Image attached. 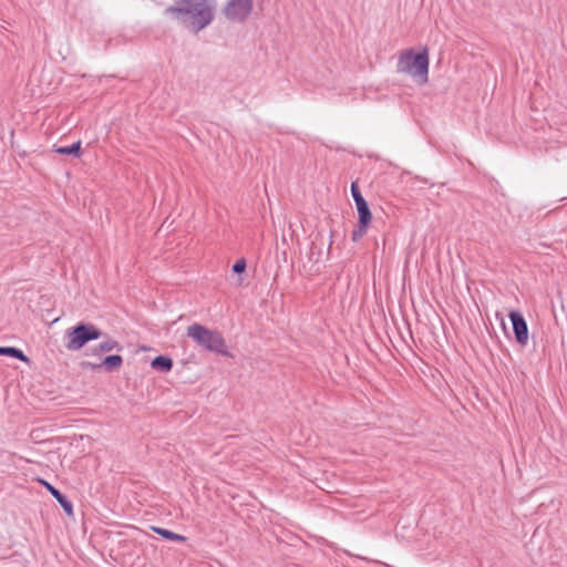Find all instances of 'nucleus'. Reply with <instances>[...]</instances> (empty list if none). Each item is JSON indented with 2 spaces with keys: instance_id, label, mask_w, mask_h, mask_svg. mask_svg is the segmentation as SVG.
<instances>
[{
  "instance_id": "a211bd4d",
  "label": "nucleus",
  "mask_w": 567,
  "mask_h": 567,
  "mask_svg": "<svg viewBox=\"0 0 567 567\" xmlns=\"http://www.w3.org/2000/svg\"><path fill=\"white\" fill-rule=\"evenodd\" d=\"M4 349L6 347H0V354L4 355Z\"/></svg>"
},
{
  "instance_id": "20e7f679",
  "label": "nucleus",
  "mask_w": 567,
  "mask_h": 567,
  "mask_svg": "<svg viewBox=\"0 0 567 567\" xmlns=\"http://www.w3.org/2000/svg\"><path fill=\"white\" fill-rule=\"evenodd\" d=\"M103 332L92 323L79 322L73 328L65 330V348L69 351H79L86 343L97 340Z\"/></svg>"
},
{
  "instance_id": "dca6fc26",
  "label": "nucleus",
  "mask_w": 567,
  "mask_h": 567,
  "mask_svg": "<svg viewBox=\"0 0 567 567\" xmlns=\"http://www.w3.org/2000/svg\"><path fill=\"white\" fill-rule=\"evenodd\" d=\"M351 195L355 204H359V200H365L359 189V186L355 182L351 184Z\"/></svg>"
},
{
  "instance_id": "2eb2a0df",
  "label": "nucleus",
  "mask_w": 567,
  "mask_h": 567,
  "mask_svg": "<svg viewBox=\"0 0 567 567\" xmlns=\"http://www.w3.org/2000/svg\"><path fill=\"white\" fill-rule=\"evenodd\" d=\"M368 227L369 226H362L361 221H358V225L353 229L352 235H351L352 240L353 241L360 240L367 234Z\"/></svg>"
},
{
  "instance_id": "1a4fd4ad",
  "label": "nucleus",
  "mask_w": 567,
  "mask_h": 567,
  "mask_svg": "<svg viewBox=\"0 0 567 567\" xmlns=\"http://www.w3.org/2000/svg\"><path fill=\"white\" fill-rule=\"evenodd\" d=\"M151 367L159 372H169L173 368V360L167 355H157L152 360Z\"/></svg>"
},
{
  "instance_id": "39448f33",
  "label": "nucleus",
  "mask_w": 567,
  "mask_h": 567,
  "mask_svg": "<svg viewBox=\"0 0 567 567\" xmlns=\"http://www.w3.org/2000/svg\"><path fill=\"white\" fill-rule=\"evenodd\" d=\"M254 0H228L223 12L233 22H244L252 11Z\"/></svg>"
},
{
  "instance_id": "6e6552de",
  "label": "nucleus",
  "mask_w": 567,
  "mask_h": 567,
  "mask_svg": "<svg viewBox=\"0 0 567 567\" xmlns=\"http://www.w3.org/2000/svg\"><path fill=\"white\" fill-rule=\"evenodd\" d=\"M44 486L47 487V489L50 492V494L56 499V502L61 505V507L63 508V511L68 514V515H73V505H72V502L64 495L62 494L58 488H55L53 485L47 483V482H43Z\"/></svg>"
},
{
  "instance_id": "9d476101",
  "label": "nucleus",
  "mask_w": 567,
  "mask_h": 567,
  "mask_svg": "<svg viewBox=\"0 0 567 567\" xmlns=\"http://www.w3.org/2000/svg\"><path fill=\"white\" fill-rule=\"evenodd\" d=\"M355 206L359 215L358 221H361L362 226H369L372 219V214L367 200H359V204H355Z\"/></svg>"
},
{
  "instance_id": "f8f14e48",
  "label": "nucleus",
  "mask_w": 567,
  "mask_h": 567,
  "mask_svg": "<svg viewBox=\"0 0 567 567\" xmlns=\"http://www.w3.org/2000/svg\"><path fill=\"white\" fill-rule=\"evenodd\" d=\"M123 349L122 344L113 339H106L101 342L96 349H94V353L97 352H110L113 350L121 351Z\"/></svg>"
},
{
  "instance_id": "7ed1b4c3",
  "label": "nucleus",
  "mask_w": 567,
  "mask_h": 567,
  "mask_svg": "<svg viewBox=\"0 0 567 567\" xmlns=\"http://www.w3.org/2000/svg\"><path fill=\"white\" fill-rule=\"evenodd\" d=\"M186 336L206 351L230 357L226 341L217 330H212L200 323H193L187 327Z\"/></svg>"
},
{
  "instance_id": "9b49d317",
  "label": "nucleus",
  "mask_w": 567,
  "mask_h": 567,
  "mask_svg": "<svg viewBox=\"0 0 567 567\" xmlns=\"http://www.w3.org/2000/svg\"><path fill=\"white\" fill-rule=\"evenodd\" d=\"M54 152L60 155H72L74 157H80L81 156V141H78L70 146H54Z\"/></svg>"
},
{
  "instance_id": "f3484780",
  "label": "nucleus",
  "mask_w": 567,
  "mask_h": 567,
  "mask_svg": "<svg viewBox=\"0 0 567 567\" xmlns=\"http://www.w3.org/2000/svg\"><path fill=\"white\" fill-rule=\"evenodd\" d=\"M246 260L245 259H238L234 265H233V271L236 272V274H243L245 270H246Z\"/></svg>"
},
{
  "instance_id": "ddd939ff",
  "label": "nucleus",
  "mask_w": 567,
  "mask_h": 567,
  "mask_svg": "<svg viewBox=\"0 0 567 567\" xmlns=\"http://www.w3.org/2000/svg\"><path fill=\"white\" fill-rule=\"evenodd\" d=\"M153 530L155 533H157L158 535H161L162 537H164L165 539H168V540H176V542H184L185 540L184 536L175 534L174 532L165 529V528H162V527H153Z\"/></svg>"
},
{
  "instance_id": "0eeeda50",
  "label": "nucleus",
  "mask_w": 567,
  "mask_h": 567,
  "mask_svg": "<svg viewBox=\"0 0 567 567\" xmlns=\"http://www.w3.org/2000/svg\"><path fill=\"white\" fill-rule=\"evenodd\" d=\"M123 364V358L120 354L107 355L103 359V361L99 364L83 362L82 367H89L93 370L104 368L105 371L112 372L118 370Z\"/></svg>"
},
{
  "instance_id": "4468645a",
  "label": "nucleus",
  "mask_w": 567,
  "mask_h": 567,
  "mask_svg": "<svg viewBox=\"0 0 567 567\" xmlns=\"http://www.w3.org/2000/svg\"><path fill=\"white\" fill-rule=\"evenodd\" d=\"M4 355L19 359L20 361L23 362L28 361V357L23 353V351L14 347H6Z\"/></svg>"
},
{
  "instance_id": "f257e3e1",
  "label": "nucleus",
  "mask_w": 567,
  "mask_h": 567,
  "mask_svg": "<svg viewBox=\"0 0 567 567\" xmlns=\"http://www.w3.org/2000/svg\"><path fill=\"white\" fill-rule=\"evenodd\" d=\"M213 0H178L176 4L165 9V14L172 16L185 28L198 33L214 20Z\"/></svg>"
},
{
  "instance_id": "f03ea898",
  "label": "nucleus",
  "mask_w": 567,
  "mask_h": 567,
  "mask_svg": "<svg viewBox=\"0 0 567 567\" xmlns=\"http://www.w3.org/2000/svg\"><path fill=\"white\" fill-rule=\"evenodd\" d=\"M429 52L424 49L415 52L406 49L400 52L396 63V72L411 76L417 84H425L429 81Z\"/></svg>"
},
{
  "instance_id": "423d86ee",
  "label": "nucleus",
  "mask_w": 567,
  "mask_h": 567,
  "mask_svg": "<svg viewBox=\"0 0 567 567\" xmlns=\"http://www.w3.org/2000/svg\"><path fill=\"white\" fill-rule=\"evenodd\" d=\"M509 319L517 343L526 346L528 341V327L525 318L519 311L513 310L509 312Z\"/></svg>"
}]
</instances>
